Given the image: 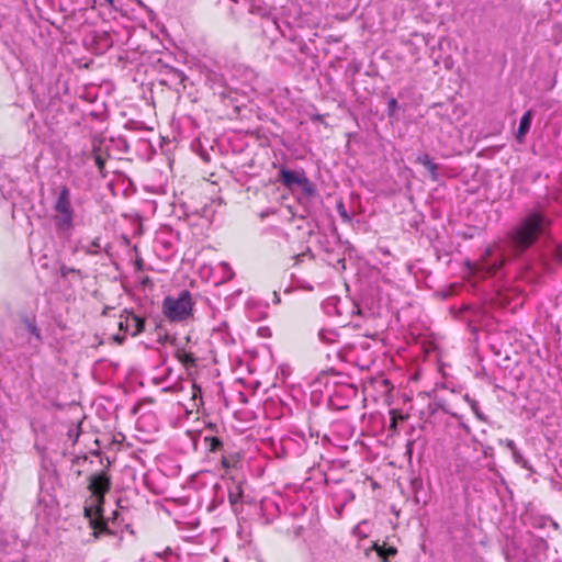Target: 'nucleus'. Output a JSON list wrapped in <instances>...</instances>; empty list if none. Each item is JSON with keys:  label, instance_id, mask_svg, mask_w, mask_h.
<instances>
[{"label": "nucleus", "instance_id": "nucleus-1", "mask_svg": "<svg viewBox=\"0 0 562 562\" xmlns=\"http://www.w3.org/2000/svg\"><path fill=\"white\" fill-rule=\"evenodd\" d=\"M549 224V218L540 212L528 214L507 234L505 241L485 249L480 260V269L487 274H496L507 258L527 250L546 233Z\"/></svg>", "mask_w": 562, "mask_h": 562}, {"label": "nucleus", "instance_id": "nucleus-2", "mask_svg": "<svg viewBox=\"0 0 562 562\" xmlns=\"http://www.w3.org/2000/svg\"><path fill=\"white\" fill-rule=\"evenodd\" d=\"M110 479L105 472L90 476L88 488L91 495L86 501L83 512L85 517L89 519L90 527L93 529L94 538H99L103 533L113 535L102 517V505L104 503V496L110 490Z\"/></svg>", "mask_w": 562, "mask_h": 562}, {"label": "nucleus", "instance_id": "nucleus-3", "mask_svg": "<svg viewBox=\"0 0 562 562\" xmlns=\"http://www.w3.org/2000/svg\"><path fill=\"white\" fill-rule=\"evenodd\" d=\"M54 226L56 232L64 237H69L75 227V210L71 204V194L67 186L59 188L53 204Z\"/></svg>", "mask_w": 562, "mask_h": 562}, {"label": "nucleus", "instance_id": "nucleus-4", "mask_svg": "<svg viewBox=\"0 0 562 562\" xmlns=\"http://www.w3.org/2000/svg\"><path fill=\"white\" fill-rule=\"evenodd\" d=\"M194 302L188 290L168 295L162 301V314L171 323H184L193 317Z\"/></svg>", "mask_w": 562, "mask_h": 562}, {"label": "nucleus", "instance_id": "nucleus-5", "mask_svg": "<svg viewBox=\"0 0 562 562\" xmlns=\"http://www.w3.org/2000/svg\"><path fill=\"white\" fill-rule=\"evenodd\" d=\"M272 447L278 458L299 457L305 451L307 440L302 431L290 430L278 441H273Z\"/></svg>", "mask_w": 562, "mask_h": 562}, {"label": "nucleus", "instance_id": "nucleus-6", "mask_svg": "<svg viewBox=\"0 0 562 562\" xmlns=\"http://www.w3.org/2000/svg\"><path fill=\"white\" fill-rule=\"evenodd\" d=\"M279 177L283 186L290 190H293L297 187L308 198L316 194L315 186L306 177L304 170H289L286 168H281L279 171Z\"/></svg>", "mask_w": 562, "mask_h": 562}, {"label": "nucleus", "instance_id": "nucleus-7", "mask_svg": "<svg viewBox=\"0 0 562 562\" xmlns=\"http://www.w3.org/2000/svg\"><path fill=\"white\" fill-rule=\"evenodd\" d=\"M323 306L328 315L344 316L349 313L352 316L361 313L360 308L355 303L344 301L337 296L328 297Z\"/></svg>", "mask_w": 562, "mask_h": 562}, {"label": "nucleus", "instance_id": "nucleus-8", "mask_svg": "<svg viewBox=\"0 0 562 562\" xmlns=\"http://www.w3.org/2000/svg\"><path fill=\"white\" fill-rule=\"evenodd\" d=\"M215 490L225 488L227 491L228 501L232 506H236L243 497L241 482L234 477L223 475L222 483L214 485Z\"/></svg>", "mask_w": 562, "mask_h": 562}, {"label": "nucleus", "instance_id": "nucleus-9", "mask_svg": "<svg viewBox=\"0 0 562 562\" xmlns=\"http://www.w3.org/2000/svg\"><path fill=\"white\" fill-rule=\"evenodd\" d=\"M119 328L132 336H137L144 331L145 321L133 312H126L125 317L121 316Z\"/></svg>", "mask_w": 562, "mask_h": 562}, {"label": "nucleus", "instance_id": "nucleus-10", "mask_svg": "<svg viewBox=\"0 0 562 562\" xmlns=\"http://www.w3.org/2000/svg\"><path fill=\"white\" fill-rule=\"evenodd\" d=\"M531 122H532V111L529 110L520 119L519 127L516 133V139L518 143H520V144L524 143L525 137L530 130Z\"/></svg>", "mask_w": 562, "mask_h": 562}, {"label": "nucleus", "instance_id": "nucleus-11", "mask_svg": "<svg viewBox=\"0 0 562 562\" xmlns=\"http://www.w3.org/2000/svg\"><path fill=\"white\" fill-rule=\"evenodd\" d=\"M416 161L420 165H423L431 175V178L434 180H437V177H438V166L437 164H435L431 158L429 157L428 154H423V155H419L417 158H416Z\"/></svg>", "mask_w": 562, "mask_h": 562}, {"label": "nucleus", "instance_id": "nucleus-12", "mask_svg": "<svg viewBox=\"0 0 562 562\" xmlns=\"http://www.w3.org/2000/svg\"><path fill=\"white\" fill-rule=\"evenodd\" d=\"M319 340L326 345H331L338 341L339 334L335 329L323 328L318 331Z\"/></svg>", "mask_w": 562, "mask_h": 562}, {"label": "nucleus", "instance_id": "nucleus-13", "mask_svg": "<svg viewBox=\"0 0 562 562\" xmlns=\"http://www.w3.org/2000/svg\"><path fill=\"white\" fill-rule=\"evenodd\" d=\"M370 550H375V551H376V553H378V555L381 558V560H382L383 562H389V561H387L389 557H393V555H395V554H396V549H395V548L390 547V548H387V549H384L383 547H380V546H379V544H376V543H373V546H372L370 549H368V550L366 551V554H367V555L369 554V551H370Z\"/></svg>", "mask_w": 562, "mask_h": 562}, {"label": "nucleus", "instance_id": "nucleus-14", "mask_svg": "<svg viewBox=\"0 0 562 562\" xmlns=\"http://www.w3.org/2000/svg\"><path fill=\"white\" fill-rule=\"evenodd\" d=\"M205 447L209 452H218L223 450V441L214 436H205L204 437Z\"/></svg>", "mask_w": 562, "mask_h": 562}, {"label": "nucleus", "instance_id": "nucleus-15", "mask_svg": "<svg viewBox=\"0 0 562 562\" xmlns=\"http://www.w3.org/2000/svg\"><path fill=\"white\" fill-rule=\"evenodd\" d=\"M176 356L178 360L182 362L184 366H194L196 360L192 352H189L184 349L177 350Z\"/></svg>", "mask_w": 562, "mask_h": 562}, {"label": "nucleus", "instance_id": "nucleus-16", "mask_svg": "<svg viewBox=\"0 0 562 562\" xmlns=\"http://www.w3.org/2000/svg\"><path fill=\"white\" fill-rule=\"evenodd\" d=\"M24 325H25V328L26 330L32 335L34 336L35 340L37 342L41 341L42 337H41V331L38 329V327L36 326L35 322L31 318H25L24 319Z\"/></svg>", "mask_w": 562, "mask_h": 562}, {"label": "nucleus", "instance_id": "nucleus-17", "mask_svg": "<svg viewBox=\"0 0 562 562\" xmlns=\"http://www.w3.org/2000/svg\"><path fill=\"white\" fill-rule=\"evenodd\" d=\"M82 250L89 255L99 254L101 251L100 239L95 238L92 241H90L88 245L82 246Z\"/></svg>", "mask_w": 562, "mask_h": 562}, {"label": "nucleus", "instance_id": "nucleus-18", "mask_svg": "<svg viewBox=\"0 0 562 562\" xmlns=\"http://www.w3.org/2000/svg\"><path fill=\"white\" fill-rule=\"evenodd\" d=\"M465 401L469 403L472 412L475 414V416L480 419V420H483L485 422L486 420V417L484 416V414L480 411V406H479V403L477 401L473 400V398H470L469 395H465Z\"/></svg>", "mask_w": 562, "mask_h": 562}, {"label": "nucleus", "instance_id": "nucleus-19", "mask_svg": "<svg viewBox=\"0 0 562 562\" xmlns=\"http://www.w3.org/2000/svg\"><path fill=\"white\" fill-rule=\"evenodd\" d=\"M513 460L516 464L520 465L522 469L531 470L530 463L524 458L520 451L517 449L513 453Z\"/></svg>", "mask_w": 562, "mask_h": 562}, {"label": "nucleus", "instance_id": "nucleus-20", "mask_svg": "<svg viewBox=\"0 0 562 562\" xmlns=\"http://www.w3.org/2000/svg\"><path fill=\"white\" fill-rule=\"evenodd\" d=\"M221 268H222V271H223V274H224V279L225 280H229L233 278L234 273H233V270L232 268L229 267V265L227 262H221L220 263Z\"/></svg>", "mask_w": 562, "mask_h": 562}, {"label": "nucleus", "instance_id": "nucleus-21", "mask_svg": "<svg viewBox=\"0 0 562 562\" xmlns=\"http://www.w3.org/2000/svg\"><path fill=\"white\" fill-rule=\"evenodd\" d=\"M171 75L175 80H177L179 83H182L186 80V75L183 71L178 69H171Z\"/></svg>", "mask_w": 562, "mask_h": 562}, {"label": "nucleus", "instance_id": "nucleus-22", "mask_svg": "<svg viewBox=\"0 0 562 562\" xmlns=\"http://www.w3.org/2000/svg\"><path fill=\"white\" fill-rule=\"evenodd\" d=\"M95 165L100 171V173L102 175V177H105L103 170H104V165H105V160L100 156V155H97L95 156Z\"/></svg>", "mask_w": 562, "mask_h": 562}, {"label": "nucleus", "instance_id": "nucleus-23", "mask_svg": "<svg viewBox=\"0 0 562 562\" xmlns=\"http://www.w3.org/2000/svg\"><path fill=\"white\" fill-rule=\"evenodd\" d=\"M499 443H501V445H504L506 448H508V449L512 451V453H513L515 450H517V448H516V443H515V442H514V440H512V439H501V440H499Z\"/></svg>", "mask_w": 562, "mask_h": 562}, {"label": "nucleus", "instance_id": "nucleus-24", "mask_svg": "<svg viewBox=\"0 0 562 562\" xmlns=\"http://www.w3.org/2000/svg\"><path fill=\"white\" fill-rule=\"evenodd\" d=\"M398 108V103L396 101V99L394 98H391L387 102V109H389V113L390 115L393 114Z\"/></svg>", "mask_w": 562, "mask_h": 562}, {"label": "nucleus", "instance_id": "nucleus-25", "mask_svg": "<svg viewBox=\"0 0 562 562\" xmlns=\"http://www.w3.org/2000/svg\"><path fill=\"white\" fill-rule=\"evenodd\" d=\"M60 272H61L63 277H67L69 273H79V270H77L75 268H68L66 266H63L60 268Z\"/></svg>", "mask_w": 562, "mask_h": 562}, {"label": "nucleus", "instance_id": "nucleus-26", "mask_svg": "<svg viewBox=\"0 0 562 562\" xmlns=\"http://www.w3.org/2000/svg\"><path fill=\"white\" fill-rule=\"evenodd\" d=\"M221 465L223 469H229L232 467L231 459L226 457L225 454H222L221 457Z\"/></svg>", "mask_w": 562, "mask_h": 562}, {"label": "nucleus", "instance_id": "nucleus-27", "mask_svg": "<svg viewBox=\"0 0 562 562\" xmlns=\"http://www.w3.org/2000/svg\"><path fill=\"white\" fill-rule=\"evenodd\" d=\"M173 555V551L171 548H166L162 553H157V557L167 559L168 557Z\"/></svg>", "mask_w": 562, "mask_h": 562}, {"label": "nucleus", "instance_id": "nucleus-28", "mask_svg": "<svg viewBox=\"0 0 562 562\" xmlns=\"http://www.w3.org/2000/svg\"><path fill=\"white\" fill-rule=\"evenodd\" d=\"M306 256H308L310 258L313 257L311 251L308 250L307 252H302V254L295 256L296 262H301L303 260V258L306 257Z\"/></svg>", "mask_w": 562, "mask_h": 562}, {"label": "nucleus", "instance_id": "nucleus-29", "mask_svg": "<svg viewBox=\"0 0 562 562\" xmlns=\"http://www.w3.org/2000/svg\"><path fill=\"white\" fill-rule=\"evenodd\" d=\"M274 296V303H280V296L277 292L273 293Z\"/></svg>", "mask_w": 562, "mask_h": 562}, {"label": "nucleus", "instance_id": "nucleus-30", "mask_svg": "<svg viewBox=\"0 0 562 562\" xmlns=\"http://www.w3.org/2000/svg\"><path fill=\"white\" fill-rule=\"evenodd\" d=\"M360 527H361V524H359V525L355 528V532L360 533Z\"/></svg>", "mask_w": 562, "mask_h": 562}, {"label": "nucleus", "instance_id": "nucleus-31", "mask_svg": "<svg viewBox=\"0 0 562 562\" xmlns=\"http://www.w3.org/2000/svg\"><path fill=\"white\" fill-rule=\"evenodd\" d=\"M341 215H342L344 217L348 218V216H347L346 212H341Z\"/></svg>", "mask_w": 562, "mask_h": 562}]
</instances>
